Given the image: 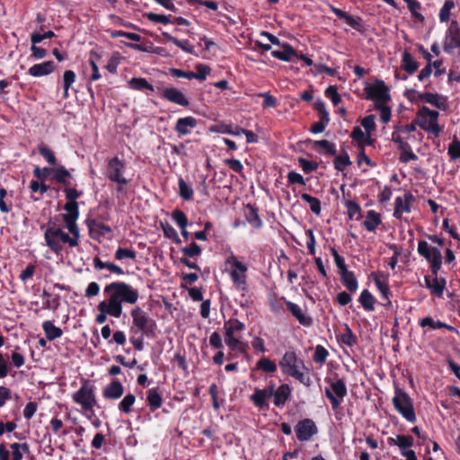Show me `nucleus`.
I'll return each instance as SVG.
<instances>
[{"label":"nucleus","mask_w":460,"mask_h":460,"mask_svg":"<svg viewBox=\"0 0 460 460\" xmlns=\"http://www.w3.org/2000/svg\"><path fill=\"white\" fill-rule=\"evenodd\" d=\"M422 112L427 114L429 123V134L434 137H438L442 132L443 128L438 123L439 113L437 111L430 110L427 106H422Z\"/></svg>","instance_id":"nucleus-23"},{"label":"nucleus","mask_w":460,"mask_h":460,"mask_svg":"<svg viewBox=\"0 0 460 460\" xmlns=\"http://www.w3.org/2000/svg\"><path fill=\"white\" fill-rule=\"evenodd\" d=\"M347 213L349 219L355 218L359 220L361 218V208L354 200L346 201Z\"/></svg>","instance_id":"nucleus-45"},{"label":"nucleus","mask_w":460,"mask_h":460,"mask_svg":"<svg viewBox=\"0 0 460 460\" xmlns=\"http://www.w3.org/2000/svg\"><path fill=\"white\" fill-rule=\"evenodd\" d=\"M420 327L422 328H425V327H429L430 329H433V330H437V329H447V331H450V332H456V328L446 323H443L441 321H434L431 317L429 316H427V317H424L420 320Z\"/></svg>","instance_id":"nucleus-35"},{"label":"nucleus","mask_w":460,"mask_h":460,"mask_svg":"<svg viewBox=\"0 0 460 460\" xmlns=\"http://www.w3.org/2000/svg\"><path fill=\"white\" fill-rule=\"evenodd\" d=\"M411 92L417 93L414 90H411ZM418 99L419 101L431 104L441 111H447L448 109L447 97L438 93L428 92L418 93Z\"/></svg>","instance_id":"nucleus-13"},{"label":"nucleus","mask_w":460,"mask_h":460,"mask_svg":"<svg viewBox=\"0 0 460 460\" xmlns=\"http://www.w3.org/2000/svg\"><path fill=\"white\" fill-rule=\"evenodd\" d=\"M146 402L151 411H155L163 404V398L157 387H153L147 391Z\"/></svg>","instance_id":"nucleus-28"},{"label":"nucleus","mask_w":460,"mask_h":460,"mask_svg":"<svg viewBox=\"0 0 460 460\" xmlns=\"http://www.w3.org/2000/svg\"><path fill=\"white\" fill-rule=\"evenodd\" d=\"M296 438L301 441H308L318 433L315 422L309 418L299 420L295 426Z\"/></svg>","instance_id":"nucleus-10"},{"label":"nucleus","mask_w":460,"mask_h":460,"mask_svg":"<svg viewBox=\"0 0 460 460\" xmlns=\"http://www.w3.org/2000/svg\"><path fill=\"white\" fill-rule=\"evenodd\" d=\"M42 329L45 332L46 338L50 341L60 338L63 334L62 330L59 327L55 326L54 323L49 320L43 322Z\"/></svg>","instance_id":"nucleus-36"},{"label":"nucleus","mask_w":460,"mask_h":460,"mask_svg":"<svg viewBox=\"0 0 460 460\" xmlns=\"http://www.w3.org/2000/svg\"><path fill=\"white\" fill-rule=\"evenodd\" d=\"M244 328V324L236 318H230L224 323L225 334H234L235 332L243 331Z\"/></svg>","instance_id":"nucleus-42"},{"label":"nucleus","mask_w":460,"mask_h":460,"mask_svg":"<svg viewBox=\"0 0 460 460\" xmlns=\"http://www.w3.org/2000/svg\"><path fill=\"white\" fill-rule=\"evenodd\" d=\"M126 168L125 161L119 159L118 156H114L108 160L107 162V169H106V177L111 181H119L123 183L124 179V172Z\"/></svg>","instance_id":"nucleus-11"},{"label":"nucleus","mask_w":460,"mask_h":460,"mask_svg":"<svg viewBox=\"0 0 460 460\" xmlns=\"http://www.w3.org/2000/svg\"><path fill=\"white\" fill-rule=\"evenodd\" d=\"M128 87L135 91H154L155 87L146 78L133 77L128 82Z\"/></svg>","instance_id":"nucleus-38"},{"label":"nucleus","mask_w":460,"mask_h":460,"mask_svg":"<svg viewBox=\"0 0 460 460\" xmlns=\"http://www.w3.org/2000/svg\"><path fill=\"white\" fill-rule=\"evenodd\" d=\"M104 293L109 295L107 300L99 303V314L96 316V323H104L107 315L119 318L122 314V304L134 305L137 302L138 291L126 282L115 281L105 286Z\"/></svg>","instance_id":"nucleus-1"},{"label":"nucleus","mask_w":460,"mask_h":460,"mask_svg":"<svg viewBox=\"0 0 460 460\" xmlns=\"http://www.w3.org/2000/svg\"><path fill=\"white\" fill-rule=\"evenodd\" d=\"M55 68L56 65L53 61H45L31 66L28 70V74L33 77H40L51 74Z\"/></svg>","instance_id":"nucleus-22"},{"label":"nucleus","mask_w":460,"mask_h":460,"mask_svg":"<svg viewBox=\"0 0 460 460\" xmlns=\"http://www.w3.org/2000/svg\"><path fill=\"white\" fill-rule=\"evenodd\" d=\"M136 402V396L133 394H128L119 403L118 408L122 413H129L131 407Z\"/></svg>","instance_id":"nucleus-47"},{"label":"nucleus","mask_w":460,"mask_h":460,"mask_svg":"<svg viewBox=\"0 0 460 460\" xmlns=\"http://www.w3.org/2000/svg\"><path fill=\"white\" fill-rule=\"evenodd\" d=\"M314 109L318 112L320 118L319 122H323L324 125L329 124V112L325 107L324 102L322 99H318L314 102Z\"/></svg>","instance_id":"nucleus-41"},{"label":"nucleus","mask_w":460,"mask_h":460,"mask_svg":"<svg viewBox=\"0 0 460 460\" xmlns=\"http://www.w3.org/2000/svg\"><path fill=\"white\" fill-rule=\"evenodd\" d=\"M324 94L332 101L334 106H337L341 102V97L335 85L328 86L324 91Z\"/></svg>","instance_id":"nucleus-60"},{"label":"nucleus","mask_w":460,"mask_h":460,"mask_svg":"<svg viewBox=\"0 0 460 460\" xmlns=\"http://www.w3.org/2000/svg\"><path fill=\"white\" fill-rule=\"evenodd\" d=\"M358 302L361 304V305L366 311H374L376 298L367 289H364L361 292L358 297Z\"/></svg>","instance_id":"nucleus-40"},{"label":"nucleus","mask_w":460,"mask_h":460,"mask_svg":"<svg viewBox=\"0 0 460 460\" xmlns=\"http://www.w3.org/2000/svg\"><path fill=\"white\" fill-rule=\"evenodd\" d=\"M226 263L231 264L233 269L229 271V275L235 290L242 293L243 296L248 291L247 271L248 267L238 261L237 257L233 253L226 259Z\"/></svg>","instance_id":"nucleus-4"},{"label":"nucleus","mask_w":460,"mask_h":460,"mask_svg":"<svg viewBox=\"0 0 460 460\" xmlns=\"http://www.w3.org/2000/svg\"><path fill=\"white\" fill-rule=\"evenodd\" d=\"M351 164L349 156L346 151L337 155L334 159V168L339 172H343L345 168Z\"/></svg>","instance_id":"nucleus-48"},{"label":"nucleus","mask_w":460,"mask_h":460,"mask_svg":"<svg viewBox=\"0 0 460 460\" xmlns=\"http://www.w3.org/2000/svg\"><path fill=\"white\" fill-rule=\"evenodd\" d=\"M145 17L153 22L162 23V24H168L172 22L171 17L172 15H164V14H158L155 13H145Z\"/></svg>","instance_id":"nucleus-58"},{"label":"nucleus","mask_w":460,"mask_h":460,"mask_svg":"<svg viewBox=\"0 0 460 460\" xmlns=\"http://www.w3.org/2000/svg\"><path fill=\"white\" fill-rule=\"evenodd\" d=\"M172 217L180 228H186L188 226V218L183 211L174 209L172 212Z\"/></svg>","instance_id":"nucleus-61"},{"label":"nucleus","mask_w":460,"mask_h":460,"mask_svg":"<svg viewBox=\"0 0 460 460\" xmlns=\"http://www.w3.org/2000/svg\"><path fill=\"white\" fill-rule=\"evenodd\" d=\"M364 92L366 99L375 103H387L392 100L388 86L381 79H376L373 84L366 82Z\"/></svg>","instance_id":"nucleus-9"},{"label":"nucleus","mask_w":460,"mask_h":460,"mask_svg":"<svg viewBox=\"0 0 460 460\" xmlns=\"http://www.w3.org/2000/svg\"><path fill=\"white\" fill-rule=\"evenodd\" d=\"M341 341L349 347H353L358 343L357 336L347 324L345 325L344 332L341 336Z\"/></svg>","instance_id":"nucleus-49"},{"label":"nucleus","mask_w":460,"mask_h":460,"mask_svg":"<svg viewBox=\"0 0 460 460\" xmlns=\"http://www.w3.org/2000/svg\"><path fill=\"white\" fill-rule=\"evenodd\" d=\"M424 282L427 288L430 290V293L438 297H441L443 296L444 290L446 288L447 280L445 278L435 277L433 279L430 276L424 277Z\"/></svg>","instance_id":"nucleus-20"},{"label":"nucleus","mask_w":460,"mask_h":460,"mask_svg":"<svg viewBox=\"0 0 460 460\" xmlns=\"http://www.w3.org/2000/svg\"><path fill=\"white\" fill-rule=\"evenodd\" d=\"M313 148L319 154H325L330 155H337L335 144L325 139L314 141L313 144Z\"/></svg>","instance_id":"nucleus-29"},{"label":"nucleus","mask_w":460,"mask_h":460,"mask_svg":"<svg viewBox=\"0 0 460 460\" xmlns=\"http://www.w3.org/2000/svg\"><path fill=\"white\" fill-rule=\"evenodd\" d=\"M411 13V15L420 22L424 21V16L419 12L421 9V4L418 0H403Z\"/></svg>","instance_id":"nucleus-50"},{"label":"nucleus","mask_w":460,"mask_h":460,"mask_svg":"<svg viewBox=\"0 0 460 460\" xmlns=\"http://www.w3.org/2000/svg\"><path fill=\"white\" fill-rule=\"evenodd\" d=\"M39 154L52 167L58 164V159L55 153L44 143H40L38 147Z\"/></svg>","instance_id":"nucleus-39"},{"label":"nucleus","mask_w":460,"mask_h":460,"mask_svg":"<svg viewBox=\"0 0 460 460\" xmlns=\"http://www.w3.org/2000/svg\"><path fill=\"white\" fill-rule=\"evenodd\" d=\"M371 276L373 278L376 287L381 293L382 298L386 301L385 305L390 306L392 305V302L389 298L391 291L388 286V276L381 271L373 272Z\"/></svg>","instance_id":"nucleus-15"},{"label":"nucleus","mask_w":460,"mask_h":460,"mask_svg":"<svg viewBox=\"0 0 460 460\" xmlns=\"http://www.w3.org/2000/svg\"><path fill=\"white\" fill-rule=\"evenodd\" d=\"M375 109L380 111V118L383 123L386 124L390 121L392 111L386 103H375Z\"/></svg>","instance_id":"nucleus-55"},{"label":"nucleus","mask_w":460,"mask_h":460,"mask_svg":"<svg viewBox=\"0 0 460 460\" xmlns=\"http://www.w3.org/2000/svg\"><path fill=\"white\" fill-rule=\"evenodd\" d=\"M64 210L66 211V214L62 215L63 221L66 225V228L70 227H78L76 223L79 217V207L78 203L66 202L64 207Z\"/></svg>","instance_id":"nucleus-17"},{"label":"nucleus","mask_w":460,"mask_h":460,"mask_svg":"<svg viewBox=\"0 0 460 460\" xmlns=\"http://www.w3.org/2000/svg\"><path fill=\"white\" fill-rule=\"evenodd\" d=\"M136 257L137 252L131 249L119 247L115 252V259L118 261H121L123 259L135 260Z\"/></svg>","instance_id":"nucleus-62"},{"label":"nucleus","mask_w":460,"mask_h":460,"mask_svg":"<svg viewBox=\"0 0 460 460\" xmlns=\"http://www.w3.org/2000/svg\"><path fill=\"white\" fill-rule=\"evenodd\" d=\"M52 172L53 173L51 179L57 183L65 185L66 187L71 185L69 179L73 178V176L65 166H55L53 167Z\"/></svg>","instance_id":"nucleus-25"},{"label":"nucleus","mask_w":460,"mask_h":460,"mask_svg":"<svg viewBox=\"0 0 460 460\" xmlns=\"http://www.w3.org/2000/svg\"><path fill=\"white\" fill-rule=\"evenodd\" d=\"M179 194L185 200H190L193 198V190L186 181L180 178L178 181Z\"/></svg>","instance_id":"nucleus-53"},{"label":"nucleus","mask_w":460,"mask_h":460,"mask_svg":"<svg viewBox=\"0 0 460 460\" xmlns=\"http://www.w3.org/2000/svg\"><path fill=\"white\" fill-rule=\"evenodd\" d=\"M156 89L160 92L161 97L166 99L167 101L178 104L180 106L188 107L190 105V101L185 96V94L174 87L164 88L161 85H157Z\"/></svg>","instance_id":"nucleus-12"},{"label":"nucleus","mask_w":460,"mask_h":460,"mask_svg":"<svg viewBox=\"0 0 460 460\" xmlns=\"http://www.w3.org/2000/svg\"><path fill=\"white\" fill-rule=\"evenodd\" d=\"M74 402L80 405L84 411L93 412L97 404L95 386L88 379H84L80 388L72 394Z\"/></svg>","instance_id":"nucleus-5"},{"label":"nucleus","mask_w":460,"mask_h":460,"mask_svg":"<svg viewBox=\"0 0 460 460\" xmlns=\"http://www.w3.org/2000/svg\"><path fill=\"white\" fill-rule=\"evenodd\" d=\"M283 299L285 301L288 311L290 312V314L297 320L301 325L309 327L313 324V318L309 315H306L304 313V310L298 305L286 300L284 297Z\"/></svg>","instance_id":"nucleus-18"},{"label":"nucleus","mask_w":460,"mask_h":460,"mask_svg":"<svg viewBox=\"0 0 460 460\" xmlns=\"http://www.w3.org/2000/svg\"><path fill=\"white\" fill-rule=\"evenodd\" d=\"M53 167H43L35 166L33 169V175L40 181H45L49 179V177L52 176Z\"/></svg>","instance_id":"nucleus-56"},{"label":"nucleus","mask_w":460,"mask_h":460,"mask_svg":"<svg viewBox=\"0 0 460 460\" xmlns=\"http://www.w3.org/2000/svg\"><path fill=\"white\" fill-rule=\"evenodd\" d=\"M162 36L168 41L173 43L175 46L179 47L181 49H182L184 52L189 54L194 53V48L191 46L188 40H179L173 36H172L168 32H162Z\"/></svg>","instance_id":"nucleus-34"},{"label":"nucleus","mask_w":460,"mask_h":460,"mask_svg":"<svg viewBox=\"0 0 460 460\" xmlns=\"http://www.w3.org/2000/svg\"><path fill=\"white\" fill-rule=\"evenodd\" d=\"M246 210L245 218L247 222L256 229L261 228L262 221L258 214V209L252 204H248Z\"/></svg>","instance_id":"nucleus-32"},{"label":"nucleus","mask_w":460,"mask_h":460,"mask_svg":"<svg viewBox=\"0 0 460 460\" xmlns=\"http://www.w3.org/2000/svg\"><path fill=\"white\" fill-rule=\"evenodd\" d=\"M292 393V389L288 384L280 385L275 394L273 398V403L276 407L283 406L287 401L290 398Z\"/></svg>","instance_id":"nucleus-24"},{"label":"nucleus","mask_w":460,"mask_h":460,"mask_svg":"<svg viewBox=\"0 0 460 460\" xmlns=\"http://www.w3.org/2000/svg\"><path fill=\"white\" fill-rule=\"evenodd\" d=\"M85 225L89 230L90 237L94 240H99L100 237L112 232L110 226L99 222L94 218L87 217L85 219Z\"/></svg>","instance_id":"nucleus-16"},{"label":"nucleus","mask_w":460,"mask_h":460,"mask_svg":"<svg viewBox=\"0 0 460 460\" xmlns=\"http://www.w3.org/2000/svg\"><path fill=\"white\" fill-rule=\"evenodd\" d=\"M416 125H418L421 129L429 133V118L426 113L422 112V107L418 111L416 114V119L413 120Z\"/></svg>","instance_id":"nucleus-57"},{"label":"nucleus","mask_w":460,"mask_h":460,"mask_svg":"<svg viewBox=\"0 0 460 460\" xmlns=\"http://www.w3.org/2000/svg\"><path fill=\"white\" fill-rule=\"evenodd\" d=\"M256 368L260 369L265 373H274L277 370V365L274 361L270 360L266 357H262L258 360L256 364Z\"/></svg>","instance_id":"nucleus-44"},{"label":"nucleus","mask_w":460,"mask_h":460,"mask_svg":"<svg viewBox=\"0 0 460 460\" xmlns=\"http://www.w3.org/2000/svg\"><path fill=\"white\" fill-rule=\"evenodd\" d=\"M389 445L398 446L402 450H408L409 447L413 446V438L411 436L405 435H398L396 438H388L387 439Z\"/></svg>","instance_id":"nucleus-37"},{"label":"nucleus","mask_w":460,"mask_h":460,"mask_svg":"<svg viewBox=\"0 0 460 460\" xmlns=\"http://www.w3.org/2000/svg\"><path fill=\"white\" fill-rule=\"evenodd\" d=\"M382 223L380 214L375 210H368L366 215V219L363 226L368 232H374Z\"/></svg>","instance_id":"nucleus-30"},{"label":"nucleus","mask_w":460,"mask_h":460,"mask_svg":"<svg viewBox=\"0 0 460 460\" xmlns=\"http://www.w3.org/2000/svg\"><path fill=\"white\" fill-rule=\"evenodd\" d=\"M124 394V387L119 379H113L102 391V396L107 400H117Z\"/></svg>","instance_id":"nucleus-21"},{"label":"nucleus","mask_w":460,"mask_h":460,"mask_svg":"<svg viewBox=\"0 0 460 460\" xmlns=\"http://www.w3.org/2000/svg\"><path fill=\"white\" fill-rule=\"evenodd\" d=\"M71 236L65 233L59 226L54 223H49L44 233V239L47 246L56 254H59L63 246L61 243H67L70 247H76L80 240L79 227L67 228Z\"/></svg>","instance_id":"nucleus-3"},{"label":"nucleus","mask_w":460,"mask_h":460,"mask_svg":"<svg viewBox=\"0 0 460 460\" xmlns=\"http://www.w3.org/2000/svg\"><path fill=\"white\" fill-rule=\"evenodd\" d=\"M270 398L266 392L260 388H255L254 393L250 396V400L260 410L268 411L270 408L267 399Z\"/></svg>","instance_id":"nucleus-27"},{"label":"nucleus","mask_w":460,"mask_h":460,"mask_svg":"<svg viewBox=\"0 0 460 460\" xmlns=\"http://www.w3.org/2000/svg\"><path fill=\"white\" fill-rule=\"evenodd\" d=\"M161 228L164 232V234L166 238L172 239L176 243H181V240L180 239L176 230L167 222H161Z\"/></svg>","instance_id":"nucleus-52"},{"label":"nucleus","mask_w":460,"mask_h":460,"mask_svg":"<svg viewBox=\"0 0 460 460\" xmlns=\"http://www.w3.org/2000/svg\"><path fill=\"white\" fill-rule=\"evenodd\" d=\"M297 362L298 358L296 357V354L294 351H287L284 354L279 365L283 368L285 367H291V365H294ZM299 362L303 364L302 360H299Z\"/></svg>","instance_id":"nucleus-59"},{"label":"nucleus","mask_w":460,"mask_h":460,"mask_svg":"<svg viewBox=\"0 0 460 460\" xmlns=\"http://www.w3.org/2000/svg\"><path fill=\"white\" fill-rule=\"evenodd\" d=\"M414 201L415 197L410 191L405 192L403 197H396L393 217L396 219H401L402 213H410L411 203Z\"/></svg>","instance_id":"nucleus-14"},{"label":"nucleus","mask_w":460,"mask_h":460,"mask_svg":"<svg viewBox=\"0 0 460 460\" xmlns=\"http://www.w3.org/2000/svg\"><path fill=\"white\" fill-rule=\"evenodd\" d=\"M181 252L185 257L194 258L201 254L202 249L198 243L191 242L188 246L182 247Z\"/></svg>","instance_id":"nucleus-51"},{"label":"nucleus","mask_w":460,"mask_h":460,"mask_svg":"<svg viewBox=\"0 0 460 460\" xmlns=\"http://www.w3.org/2000/svg\"><path fill=\"white\" fill-rule=\"evenodd\" d=\"M402 68L409 75H413L419 68L418 62L407 50L402 56Z\"/></svg>","instance_id":"nucleus-33"},{"label":"nucleus","mask_w":460,"mask_h":460,"mask_svg":"<svg viewBox=\"0 0 460 460\" xmlns=\"http://www.w3.org/2000/svg\"><path fill=\"white\" fill-rule=\"evenodd\" d=\"M324 381L330 385L324 389L325 396L330 401L332 410L336 411L348 394L346 384L341 378L332 381L331 377H325Z\"/></svg>","instance_id":"nucleus-6"},{"label":"nucleus","mask_w":460,"mask_h":460,"mask_svg":"<svg viewBox=\"0 0 460 460\" xmlns=\"http://www.w3.org/2000/svg\"><path fill=\"white\" fill-rule=\"evenodd\" d=\"M456 6L453 0H446L443 6L441 7L438 17L441 22H447L450 19V12Z\"/></svg>","instance_id":"nucleus-46"},{"label":"nucleus","mask_w":460,"mask_h":460,"mask_svg":"<svg viewBox=\"0 0 460 460\" xmlns=\"http://www.w3.org/2000/svg\"><path fill=\"white\" fill-rule=\"evenodd\" d=\"M132 325L129 332V341L136 350L144 349V337L154 338L155 335L156 323L140 306H135L130 311Z\"/></svg>","instance_id":"nucleus-2"},{"label":"nucleus","mask_w":460,"mask_h":460,"mask_svg":"<svg viewBox=\"0 0 460 460\" xmlns=\"http://www.w3.org/2000/svg\"><path fill=\"white\" fill-rule=\"evenodd\" d=\"M298 164L305 173H310L318 168V164L316 162L308 161L303 157L298 158Z\"/></svg>","instance_id":"nucleus-64"},{"label":"nucleus","mask_w":460,"mask_h":460,"mask_svg":"<svg viewBox=\"0 0 460 460\" xmlns=\"http://www.w3.org/2000/svg\"><path fill=\"white\" fill-rule=\"evenodd\" d=\"M393 404L395 410L409 422L414 423L417 420L411 398L402 389L396 387Z\"/></svg>","instance_id":"nucleus-7"},{"label":"nucleus","mask_w":460,"mask_h":460,"mask_svg":"<svg viewBox=\"0 0 460 460\" xmlns=\"http://www.w3.org/2000/svg\"><path fill=\"white\" fill-rule=\"evenodd\" d=\"M198 126V119L192 116L179 118L175 123L173 130L178 137H183L190 134L191 130Z\"/></svg>","instance_id":"nucleus-19"},{"label":"nucleus","mask_w":460,"mask_h":460,"mask_svg":"<svg viewBox=\"0 0 460 460\" xmlns=\"http://www.w3.org/2000/svg\"><path fill=\"white\" fill-rule=\"evenodd\" d=\"M329 356L328 350L322 345H317L315 347L314 354V361L315 363L323 364L326 361L327 357Z\"/></svg>","instance_id":"nucleus-63"},{"label":"nucleus","mask_w":460,"mask_h":460,"mask_svg":"<svg viewBox=\"0 0 460 460\" xmlns=\"http://www.w3.org/2000/svg\"><path fill=\"white\" fill-rule=\"evenodd\" d=\"M301 199L310 206V209L314 214L319 215L321 213V201L319 199L307 193H302Z\"/></svg>","instance_id":"nucleus-43"},{"label":"nucleus","mask_w":460,"mask_h":460,"mask_svg":"<svg viewBox=\"0 0 460 460\" xmlns=\"http://www.w3.org/2000/svg\"><path fill=\"white\" fill-rule=\"evenodd\" d=\"M418 253L430 263V270L433 276L438 277L442 266L441 252L430 246L426 241L420 240L418 243Z\"/></svg>","instance_id":"nucleus-8"},{"label":"nucleus","mask_w":460,"mask_h":460,"mask_svg":"<svg viewBox=\"0 0 460 460\" xmlns=\"http://www.w3.org/2000/svg\"><path fill=\"white\" fill-rule=\"evenodd\" d=\"M282 50H272L271 55L275 58L282 61L289 62L295 56H297L296 50L288 43H282Z\"/></svg>","instance_id":"nucleus-26"},{"label":"nucleus","mask_w":460,"mask_h":460,"mask_svg":"<svg viewBox=\"0 0 460 460\" xmlns=\"http://www.w3.org/2000/svg\"><path fill=\"white\" fill-rule=\"evenodd\" d=\"M340 276L342 284L350 293L357 291L358 288V282L353 271L348 270L345 272H341Z\"/></svg>","instance_id":"nucleus-31"},{"label":"nucleus","mask_w":460,"mask_h":460,"mask_svg":"<svg viewBox=\"0 0 460 460\" xmlns=\"http://www.w3.org/2000/svg\"><path fill=\"white\" fill-rule=\"evenodd\" d=\"M100 58H101L100 55H98L94 51H91L89 63H90L92 70H93V74L91 75L92 81H97L102 77V75L99 72L97 62H96V59H100Z\"/></svg>","instance_id":"nucleus-54"}]
</instances>
